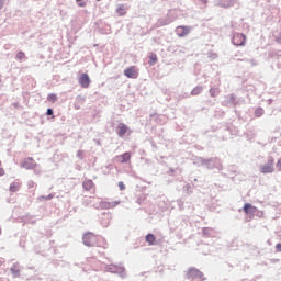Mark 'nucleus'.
Wrapping results in <instances>:
<instances>
[{
	"mask_svg": "<svg viewBox=\"0 0 281 281\" xmlns=\"http://www.w3.org/2000/svg\"><path fill=\"white\" fill-rule=\"evenodd\" d=\"M187 278L192 281L205 280V278H203V272L196 268H190L187 272Z\"/></svg>",
	"mask_w": 281,
	"mask_h": 281,
	"instance_id": "obj_1",
	"label": "nucleus"
},
{
	"mask_svg": "<svg viewBox=\"0 0 281 281\" xmlns=\"http://www.w3.org/2000/svg\"><path fill=\"white\" fill-rule=\"evenodd\" d=\"M82 240L86 247H95L98 245V237L93 233H86Z\"/></svg>",
	"mask_w": 281,
	"mask_h": 281,
	"instance_id": "obj_2",
	"label": "nucleus"
},
{
	"mask_svg": "<svg viewBox=\"0 0 281 281\" xmlns=\"http://www.w3.org/2000/svg\"><path fill=\"white\" fill-rule=\"evenodd\" d=\"M274 164H276V160L273 159V157H270L268 159V162L260 167V172H262V175H271L272 172H274V168H273Z\"/></svg>",
	"mask_w": 281,
	"mask_h": 281,
	"instance_id": "obj_3",
	"label": "nucleus"
},
{
	"mask_svg": "<svg viewBox=\"0 0 281 281\" xmlns=\"http://www.w3.org/2000/svg\"><path fill=\"white\" fill-rule=\"evenodd\" d=\"M106 271H109V273H116L117 276H120L121 278H125V269L122 266H116V265H110L106 267Z\"/></svg>",
	"mask_w": 281,
	"mask_h": 281,
	"instance_id": "obj_4",
	"label": "nucleus"
},
{
	"mask_svg": "<svg viewBox=\"0 0 281 281\" xmlns=\"http://www.w3.org/2000/svg\"><path fill=\"white\" fill-rule=\"evenodd\" d=\"M124 76H126V78H138L139 77V70L137 69V66H131L128 68H126L124 70Z\"/></svg>",
	"mask_w": 281,
	"mask_h": 281,
	"instance_id": "obj_5",
	"label": "nucleus"
},
{
	"mask_svg": "<svg viewBox=\"0 0 281 281\" xmlns=\"http://www.w3.org/2000/svg\"><path fill=\"white\" fill-rule=\"evenodd\" d=\"M79 85L83 88V89H89V86L91 85V79L89 78V75L87 74H81L79 77Z\"/></svg>",
	"mask_w": 281,
	"mask_h": 281,
	"instance_id": "obj_6",
	"label": "nucleus"
},
{
	"mask_svg": "<svg viewBox=\"0 0 281 281\" xmlns=\"http://www.w3.org/2000/svg\"><path fill=\"white\" fill-rule=\"evenodd\" d=\"M246 41H247V37H245V35L240 33H236L233 36V45L244 46Z\"/></svg>",
	"mask_w": 281,
	"mask_h": 281,
	"instance_id": "obj_7",
	"label": "nucleus"
},
{
	"mask_svg": "<svg viewBox=\"0 0 281 281\" xmlns=\"http://www.w3.org/2000/svg\"><path fill=\"white\" fill-rule=\"evenodd\" d=\"M116 133L119 137H124L126 133H128V126H126L124 123H120L116 127Z\"/></svg>",
	"mask_w": 281,
	"mask_h": 281,
	"instance_id": "obj_8",
	"label": "nucleus"
},
{
	"mask_svg": "<svg viewBox=\"0 0 281 281\" xmlns=\"http://www.w3.org/2000/svg\"><path fill=\"white\" fill-rule=\"evenodd\" d=\"M176 34L180 37L188 36L190 34V27H188V26H178L176 29Z\"/></svg>",
	"mask_w": 281,
	"mask_h": 281,
	"instance_id": "obj_9",
	"label": "nucleus"
},
{
	"mask_svg": "<svg viewBox=\"0 0 281 281\" xmlns=\"http://www.w3.org/2000/svg\"><path fill=\"white\" fill-rule=\"evenodd\" d=\"M243 210H244L245 214H251V215H254L256 212H258V207L251 205L250 203L244 204Z\"/></svg>",
	"mask_w": 281,
	"mask_h": 281,
	"instance_id": "obj_10",
	"label": "nucleus"
},
{
	"mask_svg": "<svg viewBox=\"0 0 281 281\" xmlns=\"http://www.w3.org/2000/svg\"><path fill=\"white\" fill-rule=\"evenodd\" d=\"M116 159H119L120 164H128V161H131V153L126 151L120 156H116Z\"/></svg>",
	"mask_w": 281,
	"mask_h": 281,
	"instance_id": "obj_11",
	"label": "nucleus"
},
{
	"mask_svg": "<svg viewBox=\"0 0 281 281\" xmlns=\"http://www.w3.org/2000/svg\"><path fill=\"white\" fill-rule=\"evenodd\" d=\"M117 205H120V201L102 202V207H104L105 210H112V207H117Z\"/></svg>",
	"mask_w": 281,
	"mask_h": 281,
	"instance_id": "obj_12",
	"label": "nucleus"
},
{
	"mask_svg": "<svg viewBox=\"0 0 281 281\" xmlns=\"http://www.w3.org/2000/svg\"><path fill=\"white\" fill-rule=\"evenodd\" d=\"M145 240L150 246L156 245V243H157V238L153 234L146 235Z\"/></svg>",
	"mask_w": 281,
	"mask_h": 281,
	"instance_id": "obj_13",
	"label": "nucleus"
},
{
	"mask_svg": "<svg viewBox=\"0 0 281 281\" xmlns=\"http://www.w3.org/2000/svg\"><path fill=\"white\" fill-rule=\"evenodd\" d=\"M21 190V182H12L10 184V192H19Z\"/></svg>",
	"mask_w": 281,
	"mask_h": 281,
	"instance_id": "obj_14",
	"label": "nucleus"
},
{
	"mask_svg": "<svg viewBox=\"0 0 281 281\" xmlns=\"http://www.w3.org/2000/svg\"><path fill=\"white\" fill-rule=\"evenodd\" d=\"M116 13L119 14V16H126V7L124 4L120 5L116 9Z\"/></svg>",
	"mask_w": 281,
	"mask_h": 281,
	"instance_id": "obj_15",
	"label": "nucleus"
},
{
	"mask_svg": "<svg viewBox=\"0 0 281 281\" xmlns=\"http://www.w3.org/2000/svg\"><path fill=\"white\" fill-rule=\"evenodd\" d=\"M83 188H85L86 190H91V188H93V181H92V180H86V181L83 182Z\"/></svg>",
	"mask_w": 281,
	"mask_h": 281,
	"instance_id": "obj_16",
	"label": "nucleus"
},
{
	"mask_svg": "<svg viewBox=\"0 0 281 281\" xmlns=\"http://www.w3.org/2000/svg\"><path fill=\"white\" fill-rule=\"evenodd\" d=\"M157 54L151 53V55L149 56V65H155V63H157Z\"/></svg>",
	"mask_w": 281,
	"mask_h": 281,
	"instance_id": "obj_17",
	"label": "nucleus"
},
{
	"mask_svg": "<svg viewBox=\"0 0 281 281\" xmlns=\"http://www.w3.org/2000/svg\"><path fill=\"white\" fill-rule=\"evenodd\" d=\"M255 115H256V117H262V115H265V110L262 108H258L255 111Z\"/></svg>",
	"mask_w": 281,
	"mask_h": 281,
	"instance_id": "obj_18",
	"label": "nucleus"
},
{
	"mask_svg": "<svg viewBox=\"0 0 281 281\" xmlns=\"http://www.w3.org/2000/svg\"><path fill=\"white\" fill-rule=\"evenodd\" d=\"M48 102H56L58 100V97L54 93L48 94L47 97Z\"/></svg>",
	"mask_w": 281,
	"mask_h": 281,
	"instance_id": "obj_19",
	"label": "nucleus"
},
{
	"mask_svg": "<svg viewBox=\"0 0 281 281\" xmlns=\"http://www.w3.org/2000/svg\"><path fill=\"white\" fill-rule=\"evenodd\" d=\"M16 58H18V60H24V58H25V53L19 52V53L16 54Z\"/></svg>",
	"mask_w": 281,
	"mask_h": 281,
	"instance_id": "obj_20",
	"label": "nucleus"
},
{
	"mask_svg": "<svg viewBox=\"0 0 281 281\" xmlns=\"http://www.w3.org/2000/svg\"><path fill=\"white\" fill-rule=\"evenodd\" d=\"M199 93H201V89L195 88L192 90V95H199Z\"/></svg>",
	"mask_w": 281,
	"mask_h": 281,
	"instance_id": "obj_21",
	"label": "nucleus"
},
{
	"mask_svg": "<svg viewBox=\"0 0 281 281\" xmlns=\"http://www.w3.org/2000/svg\"><path fill=\"white\" fill-rule=\"evenodd\" d=\"M119 189L126 190V186L124 184V182H122V181L119 182Z\"/></svg>",
	"mask_w": 281,
	"mask_h": 281,
	"instance_id": "obj_22",
	"label": "nucleus"
},
{
	"mask_svg": "<svg viewBox=\"0 0 281 281\" xmlns=\"http://www.w3.org/2000/svg\"><path fill=\"white\" fill-rule=\"evenodd\" d=\"M277 168H278L279 172H281V158H279L277 161Z\"/></svg>",
	"mask_w": 281,
	"mask_h": 281,
	"instance_id": "obj_23",
	"label": "nucleus"
},
{
	"mask_svg": "<svg viewBox=\"0 0 281 281\" xmlns=\"http://www.w3.org/2000/svg\"><path fill=\"white\" fill-rule=\"evenodd\" d=\"M46 115H54V110L48 109L47 112H46Z\"/></svg>",
	"mask_w": 281,
	"mask_h": 281,
	"instance_id": "obj_24",
	"label": "nucleus"
},
{
	"mask_svg": "<svg viewBox=\"0 0 281 281\" xmlns=\"http://www.w3.org/2000/svg\"><path fill=\"white\" fill-rule=\"evenodd\" d=\"M276 249H277V251H279L281 254V244H277Z\"/></svg>",
	"mask_w": 281,
	"mask_h": 281,
	"instance_id": "obj_25",
	"label": "nucleus"
},
{
	"mask_svg": "<svg viewBox=\"0 0 281 281\" xmlns=\"http://www.w3.org/2000/svg\"><path fill=\"white\" fill-rule=\"evenodd\" d=\"M3 175H5V169L0 168V177H3Z\"/></svg>",
	"mask_w": 281,
	"mask_h": 281,
	"instance_id": "obj_26",
	"label": "nucleus"
},
{
	"mask_svg": "<svg viewBox=\"0 0 281 281\" xmlns=\"http://www.w3.org/2000/svg\"><path fill=\"white\" fill-rule=\"evenodd\" d=\"M78 5L79 8H85L87 5V2H80Z\"/></svg>",
	"mask_w": 281,
	"mask_h": 281,
	"instance_id": "obj_27",
	"label": "nucleus"
},
{
	"mask_svg": "<svg viewBox=\"0 0 281 281\" xmlns=\"http://www.w3.org/2000/svg\"><path fill=\"white\" fill-rule=\"evenodd\" d=\"M76 1L78 2V1H81V0H76Z\"/></svg>",
	"mask_w": 281,
	"mask_h": 281,
	"instance_id": "obj_28",
	"label": "nucleus"
},
{
	"mask_svg": "<svg viewBox=\"0 0 281 281\" xmlns=\"http://www.w3.org/2000/svg\"><path fill=\"white\" fill-rule=\"evenodd\" d=\"M0 235H1V228H0Z\"/></svg>",
	"mask_w": 281,
	"mask_h": 281,
	"instance_id": "obj_29",
	"label": "nucleus"
},
{
	"mask_svg": "<svg viewBox=\"0 0 281 281\" xmlns=\"http://www.w3.org/2000/svg\"><path fill=\"white\" fill-rule=\"evenodd\" d=\"M0 166H1V160H0Z\"/></svg>",
	"mask_w": 281,
	"mask_h": 281,
	"instance_id": "obj_30",
	"label": "nucleus"
},
{
	"mask_svg": "<svg viewBox=\"0 0 281 281\" xmlns=\"http://www.w3.org/2000/svg\"><path fill=\"white\" fill-rule=\"evenodd\" d=\"M97 1H100V0H97Z\"/></svg>",
	"mask_w": 281,
	"mask_h": 281,
	"instance_id": "obj_31",
	"label": "nucleus"
}]
</instances>
